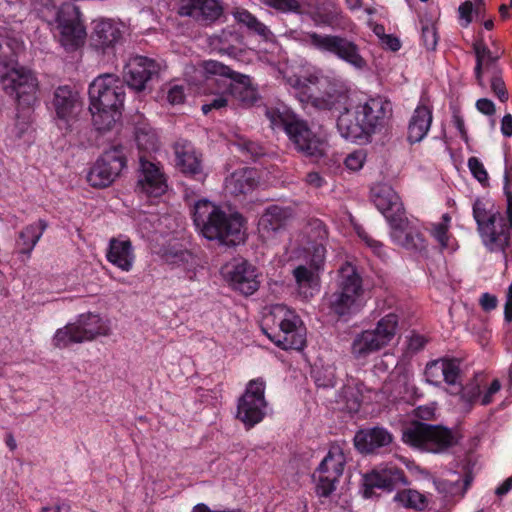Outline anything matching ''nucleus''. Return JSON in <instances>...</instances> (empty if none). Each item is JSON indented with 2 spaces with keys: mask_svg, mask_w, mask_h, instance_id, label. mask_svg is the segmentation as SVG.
Wrapping results in <instances>:
<instances>
[{
  "mask_svg": "<svg viewBox=\"0 0 512 512\" xmlns=\"http://www.w3.org/2000/svg\"><path fill=\"white\" fill-rule=\"evenodd\" d=\"M193 222L203 237L221 245L236 246L244 241L242 216L238 213L227 214L207 199L195 203Z\"/></svg>",
  "mask_w": 512,
  "mask_h": 512,
  "instance_id": "obj_1",
  "label": "nucleus"
},
{
  "mask_svg": "<svg viewBox=\"0 0 512 512\" xmlns=\"http://www.w3.org/2000/svg\"><path fill=\"white\" fill-rule=\"evenodd\" d=\"M125 96L122 81L113 74L98 76L89 86V110L99 131H108L120 117Z\"/></svg>",
  "mask_w": 512,
  "mask_h": 512,
  "instance_id": "obj_2",
  "label": "nucleus"
},
{
  "mask_svg": "<svg viewBox=\"0 0 512 512\" xmlns=\"http://www.w3.org/2000/svg\"><path fill=\"white\" fill-rule=\"evenodd\" d=\"M507 218L501 215L493 201L478 198L473 203V218L483 245L491 252H504L509 244L512 227V193L505 188Z\"/></svg>",
  "mask_w": 512,
  "mask_h": 512,
  "instance_id": "obj_3",
  "label": "nucleus"
},
{
  "mask_svg": "<svg viewBox=\"0 0 512 512\" xmlns=\"http://www.w3.org/2000/svg\"><path fill=\"white\" fill-rule=\"evenodd\" d=\"M273 129H283L295 149L307 157L319 159L328 151L327 141L285 106L266 109Z\"/></svg>",
  "mask_w": 512,
  "mask_h": 512,
  "instance_id": "obj_4",
  "label": "nucleus"
},
{
  "mask_svg": "<svg viewBox=\"0 0 512 512\" xmlns=\"http://www.w3.org/2000/svg\"><path fill=\"white\" fill-rule=\"evenodd\" d=\"M402 440L414 448L431 453H442L457 443L451 430L418 421L404 427Z\"/></svg>",
  "mask_w": 512,
  "mask_h": 512,
  "instance_id": "obj_5",
  "label": "nucleus"
},
{
  "mask_svg": "<svg viewBox=\"0 0 512 512\" xmlns=\"http://www.w3.org/2000/svg\"><path fill=\"white\" fill-rule=\"evenodd\" d=\"M301 41L322 53L336 56L357 70L367 67V62L360 54L358 45L346 37L310 31L302 34Z\"/></svg>",
  "mask_w": 512,
  "mask_h": 512,
  "instance_id": "obj_6",
  "label": "nucleus"
},
{
  "mask_svg": "<svg viewBox=\"0 0 512 512\" xmlns=\"http://www.w3.org/2000/svg\"><path fill=\"white\" fill-rule=\"evenodd\" d=\"M398 323V315L389 313L377 322L374 329L358 333L351 345L353 356L357 359H364L388 346L397 334Z\"/></svg>",
  "mask_w": 512,
  "mask_h": 512,
  "instance_id": "obj_7",
  "label": "nucleus"
},
{
  "mask_svg": "<svg viewBox=\"0 0 512 512\" xmlns=\"http://www.w3.org/2000/svg\"><path fill=\"white\" fill-rule=\"evenodd\" d=\"M110 335V326L106 320L93 313L82 314L74 323L59 328L53 336V345L66 348L72 343L94 340L98 336Z\"/></svg>",
  "mask_w": 512,
  "mask_h": 512,
  "instance_id": "obj_8",
  "label": "nucleus"
},
{
  "mask_svg": "<svg viewBox=\"0 0 512 512\" xmlns=\"http://www.w3.org/2000/svg\"><path fill=\"white\" fill-rule=\"evenodd\" d=\"M286 84L297 91L301 102L311 103L319 109H329L334 101L328 92L327 98L318 97L310 93L311 86H323L328 80L320 71L314 68L301 69L298 72L293 67H285L280 71Z\"/></svg>",
  "mask_w": 512,
  "mask_h": 512,
  "instance_id": "obj_9",
  "label": "nucleus"
},
{
  "mask_svg": "<svg viewBox=\"0 0 512 512\" xmlns=\"http://www.w3.org/2000/svg\"><path fill=\"white\" fill-rule=\"evenodd\" d=\"M201 69L206 75L225 78L223 80L230 101L234 99L243 105H252L256 101V91L251 87L248 76L237 73L216 60L203 61Z\"/></svg>",
  "mask_w": 512,
  "mask_h": 512,
  "instance_id": "obj_10",
  "label": "nucleus"
},
{
  "mask_svg": "<svg viewBox=\"0 0 512 512\" xmlns=\"http://www.w3.org/2000/svg\"><path fill=\"white\" fill-rule=\"evenodd\" d=\"M476 56L474 74L477 84L485 89L486 79L490 82L492 92L501 102L508 100V92L501 77V71L497 64V56H494L483 41H477L473 45Z\"/></svg>",
  "mask_w": 512,
  "mask_h": 512,
  "instance_id": "obj_11",
  "label": "nucleus"
},
{
  "mask_svg": "<svg viewBox=\"0 0 512 512\" xmlns=\"http://www.w3.org/2000/svg\"><path fill=\"white\" fill-rule=\"evenodd\" d=\"M278 331L269 338L284 350H300L305 345V336L300 327V319L284 305H275L271 312Z\"/></svg>",
  "mask_w": 512,
  "mask_h": 512,
  "instance_id": "obj_12",
  "label": "nucleus"
},
{
  "mask_svg": "<svg viewBox=\"0 0 512 512\" xmlns=\"http://www.w3.org/2000/svg\"><path fill=\"white\" fill-rule=\"evenodd\" d=\"M265 389L266 383L263 378L252 379L238 399L236 417L248 428L261 422L266 414Z\"/></svg>",
  "mask_w": 512,
  "mask_h": 512,
  "instance_id": "obj_13",
  "label": "nucleus"
},
{
  "mask_svg": "<svg viewBox=\"0 0 512 512\" xmlns=\"http://www.w3.org/2000/svg\"><path fill=\"white\" fill-rule=\"evenodd\" d=\"M0 85L6 93L19 99L36 92L37 80L30 70L8 59L0 61Z\"/></svg>",
  "mask_w": 512,
  "mask_h": 512,
  "instance_id": "obj_14",
  "label": "nucleus"
},
{
  "mask_svg": "<svg viewBox=\"0 0 512 512\" xmlns=\"http://www.w3.org/2000/svg\"><path fill=\"white\" fill-rule=\"evenodd\" d=\"M126 159L121 147H112L106 150L87 175V181L95 188L109 186L119 176L125 167Z\"/></svg>",
  "mask_w": 512,
  "mask_h": 512,
  "instance_id": "obj_15",
  "label": "nucleus"
},
{
  "mask_svg": "<svg viewBox=\"0 0 512 512\" xmlns=\"http://www.w3.org/2000/svg\"><path fill=\"white\" fill-rule=\"evenodd\" d=\"M345 463L346 457L342 448L339 445H332L315 472L318 480L316 489L320 496L327 497L335 490Z\"/></svg>",
  "mask_w": 512,
  "mask_h": 512,
  "instance_id": "obj_16",
  "label": "nucleus"
},
{
  "mask_svg": "<svg viewBox=\"0 0 512 512\" xmlns=\"http://www.w3.org/2000/svg\"><path fill=\"white\" fill-rule=\"evenodd\" d=\"M57 30L60 43L67 49L81 45L85 39L86 31L80 21L79 11L72 4H65L55 10Z\"/></svg>",
  "mask_w": 512,
  "mask_h": 512,
  "instance_id": "obj_17",
  "label": "nucleus"
},
{
  "mask_svg": "<svg viewBox=\"0 0 512 512\" xmlns=\"http://www.w3.org/2000/svg\"><path fill=\"white\" fill-rule=\"evenodd\" d=\"M222 273L231 287L244 295L253 294L259 287L255 268L245 260L234 259L222 268Z\"/></svg>",
  "mask_w": 512,
  "mask_h": 512,
  "instance_id": "obj_18",
  "label": "nucleus"
},
{
  "mask_svg": "<svg viewBox=\"0 0 512 512\" xmlns=\"http://www.w3.org/2000/svg\"><path fill=\"white\" fill-rule=\"evenodd\" d=\"M82 106L79 93L69 86H60L55 90L53 107L60 127H70L77 120Z\"/></svg>",
  "mask_w": 512,
  "mask_h": 512,
  "instance_id": "obj_19",
  "label": "nucleus"
},
{
  "mask_svg": "<svg viewBox=\"0 0 512 512\" xmlns=\"http://www.w3.org/2000/svg\"><path fill=\"white\" fill-rule=\"evenodd\" d=\"M140 174L138 176L137 188L140 193L147 197H160L168 188L167 179L161 167L145 158L139 157Z\"/></svg>",
  "mask_w": 512,
  "mask_h": 512,
  "instance_id": "obj_20",
  "label": "nucleus"
},
{
  "mask_svg": "<svg viewBox=\"0 0 512 512\" xmlns=\"http://www.w3.org/2000/svg\"><path fill=\"white\" fill-rule=\"evenodd\" d=\"M390 236L392 241L411 251H423L426 248V240L416 224L401 215L390 223Z\"/></svg>",
  "mask_w": 512,
  "mask_h": 512,
  "instance_id": "obj_21",
  "label": "nucleus"
},
{
  "mask_svg": "<svg viewBox=\"0 0 512 512\" xmlns=\"http://www.w3.org/2000/svg\"><path fill=\"white\" fill-rule=\"evenodd\" d=\"M159 64L147 57L135 56L129 59L125 66L124 78L128 86L136 91H142L153 76L159 72Z\"/></svg>",
  "mask_w": 512,
  "mask_h": 512,
  "instance_id": "obj_22",
  "label": "nucleus"
},
{
  "mask_svg": "<svg viewBox=\"0 0 512 512\" xmlns=\"http://www.w3.org/2000/svg\"><path fill=\"white\" fill-rule=\"evenodd\" d=\"M179 13L202 25H212L223 16L224 7L219 0H181Z\"/></svg>",
  "mask_w": 512,
  "mask_h": 512,
  "instance_id": "obj_23",
  "label": "nucleus"
},
{
  "mask_svg": "<svg viewBox=\"0 0 512 512\" xmlns=\"http://www.w3.org/2000/svg\"><path fill=\"white\" fill-rule=\"evenodd\" d=\"M357 108L367 135L375 133L377 129L384 127L392 113L391 103L382 98H371L364 103L358 104Z\"/></svg>",
  "mask_w": 512,
  "mask_h": 512,
  "instance_id": "obj_24",
  "label": "nucleus"
},
{
  "mask_svg": "<svg viewBox=\"0 0 512 512\" xmlns=\"http://www.w3.org/2000/svg\"><path fill=\"white\" fill-rule=\"evenodd\" d=\"M371 199L389 224L405 214V209L399 195L388 184H375L371 188Z\"/></svg>",
  "mask_w": 512,
  "mask_h": 512,
  "instance_id": "obj_25",
  "label": "nucleus"
},
{
  "mask_svg": "<svg viewBox=\"0 0 512 512\" xmlns=\"http://www.w3.org/2000/svg\"><path fill=\"white\" fill-rule=\"evenodd\" d=\"M460 369L455 360L437 359L427 364L425 376L428 383L439 386L445 382L450 386V392L456 393L459 390Z\"/></svg>",
  "mask_w": 512,
  "mask_h": 512,
  "instance_id": "obj_26",
  "label": "nucleus"
},
{
  "mask_svg": "<svg viewBox=\"0 0 512 512\" xmlns=\"http://www.w3.org/2000/svg\"><path fill=\"white\" fill-rule=\"evenodd\" d=\"M124 25L113 19L100 18L93 21L92 45L100 50L113 48L123 37Z\"/></svg>",
  "mask_w": 512,
  "mask_h": 512,
  "instance_id": "obj_27",
  "label": "nucleus"
},
{
  "mask_svg": "<svg viewBox=\"0 0 512 512\" xmlns=\"http://www.w3.org/2000/svg\"><path fill=\"white\" fill-rule=\"evenodd\" d=\"M292 218L293 212L290 208L269 206L259 219L258 231L264 239H272L287 227Z\"/></svg>",
  "mask_w": 512,
  "mask_h": 512,
  "instance_id": "obj_28",
  "label": "nucleus"
},
{
  "mask_svg": "<svg viewBox=\"0 0 512 512\" xmlns=\"http://www.w3.org/2000/svg\"><path fill=\"white\" fill-rule=\"evenodd\" d=\"M403 480V471L394 466L373 470L363 476V496L370 498L374 495L375 488L390 490Z\"/></svg>",
  "mask_w": 512,
  "mask_h": 512,
  "instance_id": "obj_29",
  "label": "nucleus"
},
{
  "mask_svg": "<svg viewBox=\"0 0 512 512\" xmlns=\"http://www.w3.org/2000/svg\"><path fill=\"white\" fill-rule=\"evenodd\" d=\"M176 165L186 175L203 180L205 175L201 159L194 146L188 141H179L174 146Z\"/></svg>",
  "mask_w": 512,
  "mask_h": 512,
  "instance_id": "obj_30",
  "label": "nucleus"
},
{
  "mask_svg": "<svg viewBox=\"0 0 512 512\" xmlns=\"http://www.w3.org/2000/svg\"><path fill=\"white\" fill-rule=\"evenodd\" d=\"M319 269L312 266L299 265L293 269V277L297 295L308 300L314 297L320 289Z\"/></svg>",
  "mask_w": 512,
  "mask_h": 512,
  "instance_id": "obj_31",
  "label": "nucleus"
},
{
  "mask_svg": "<svg viewBox=\"0 0 512 512\" xmlns=\"http://www.w3.org/2000/svg\"><path fill=\"white\" fill-rule=\"evenodd\" d=\"M107 260L124 272H129L135 262V254L129 239L112 238L109 241Z\"/></svg>",
  "mask_w": 512,
  "mask_h": 512,
  "instance_id": "obj_32",
  "label": "nucleus"
},
{
  "mask_svg": "<svg viewBox=\"0 0 512 512\" xmlns=\"http://www.w3.org/2000/svg\"><path fill=\"white\" fill-rule=\"evenodd\" d=\"M257 184L258 175L252 168L238 169L225 179L226 191L235 196L251 193Z\"/></svg>",
  "mask_w": 512,
  "mask_h": 512,
  "instance_id": "obj_33",
  "label": "nucleus"
},
{
  "mask_svg": "<svg viewBox=\"0 0 512 512\" xmlns=\"http://www.w3.org/2000/svg\"><path fill=\"white\" fill-rule=\"evenodd\" d=\"M337 129L343 138L351 141L361 139L367 135L357 105L353 108H345L340 113L337 119Z\"/></svg>",
  "mask_w": 512,
  "mask_h": 512,
  "instance_id": "obj_34",
  "label": "nucleus"
},
{
  "mask_svg": "<svg viewBox=\"0 0 512 512\" xmlns=\"http://www.w3.org/2000/svg\"><path fill=\"white\" fill-rule=\"evenodd\" d=\"M432 109L424 104H419L414 110L408 125L407 139L410 143L422 141L432 124Z\"/></svg>",
  "mask_w": 512,
  "mask_h": 512,
  "instance_id": "obj_35",
  "label": "nucleus"
},
{
  "mask_svg": "<svg viewBox=\"0 0 512 512\" xmlns=\"http://www.w3.org/2000/svg\"><path fill=\"white\" fill-rule=\"evenodd\" d=\"M384 389L395 399L409 397L415 392L413 376L403 368L396 369L390 374Z\"/></svg>",
  "mask_w": 512,
  "mask_h": 512,
  "instance_id": "obj_36",
  "label": "nucleus"
},
{
  "mask_svg": "<svg viewBox=\"0 0 512 512\" xmlns=\"http://www.w3.org/2000/svg\"><path fill=\"white\" fill-rule=\"evenodd\" d=\"M327 301L330 310L334 314L346 318L359 313L366 304L365 300H355L339 290L329 295Z\"/></svg>",
  "mask_w": 512,
  "mask_h": 512,
  "instance_id": "obj_37",
  "label": "nucleus"
},
{
  "mask_svg": "<svg viewBox=\"0 0 512 512\" xmlns=\"http://www.w3.org/2000/svg\"><path fill=\"white\" fill-rule=\"evenodd\" d=\"M392 439V435L386 429L375 427L358 433L355 436V444L360 451L371 453L379 447L389 445Z\"/></svg>",
  "mask_w": 512,
  "mask_h": 512,
  "instance_id": "obj_38",
  "label": "nucleus"
},
{
  "mask_svg": "<svg viewBox=\"0 0 512 512\" xmlns=\"http://www.w3.org/2000/svg\"><path fill=\"white\" fill-rule=\"evenodd\" d=\"M355 300H365L362 279L355 268L347 264L340 269L338 289Z\"/></svg>",
  "mask_w": 512,
  "mask_h": 512,
  "instance_id": "obj_39",
  "label": "nucleus"
},
{
  "mask_svg": "<svg viewBox=\"0 0 512 512\" xmlns=\"http://www.w3.org/2000/svg\"><path fill=\"white\" fill-rule=\"evenodd\" d=\"M47 224L43 220H39L26 226L20 233L16 240L15 249L19 254L25 255L27 258L30 256L37 242L42 237Z\"/></svg>",
  "mask_w": 512,
  "mask_h": 512,
  "instance_id": "obj_40",
  "label": "nucleus"
},
{
  "mask_svg": "<svg viewBox=\"0 0 512 512\" xmlns=\"http://www.w3.org/2000/svg\"><path fill=\"white\" fill-rule=\"evenodd\" d=\"M470 484L469 479L462 480L457 472L449 471L445 477L434 480L437 491L447 498L462 497Z\"/></svg>",
  "mask_w": 512,
  "mask_h": 512,
  "instance_id": "obj_41",
  "label": "nucleus"
},
{
  "mask_svg": "<svg viewBox=\"0 0 512 512\" xmlns=\"http://www.w3.org/2000/svg\"><path fill=\"white\" fill-rule=\"evenodd\" d=\"M318 16L321 24L333 29H349L352 24L341 8L332 2L323 5L318 12Z\"/></svg>",
  "mask_w": 512,
  "mask_h": 512,
  "instance_id": "obj_42",
  "label": "nucleus"
},
{
  "mask_svg": "<svg viewBox=\"0 0 512 512\" xmlns=\"http://www.w3.org/2000/svg\"><path fill=\"white\" fill-rule=\"evenodd\" d=\"M233 17L237 23L245 26L250 31L258 34L264 39H269L272 36L270 29L260 22L253 14L243 8H237L233 11Z\"/></svg>",
  "mask_w": 512,
  "mask_h": 512,
  "instance_id": "obj_43",
  "label": "nucleus"
},
{
  "mask_svg": "<svg viewBox=\"0 0 512 512\" xmlns=\"http://www.w3.org/2000/svg\"><path fill=\"white\" fill-rule=\"evenodd\" d=\"M393 503L397 507L423 510L427 506V498L424 494L418 492L417 490L404 489L394 495Z\"/></svg>",
  "mask_w": 512,
  "mask_h": 512,
  "instance_id": "obj_44",
  "label": "nucleus"
},
{
  "mask_svg": "<svg viewBox=\"0 0 512 512\" xmlns=\"http://www.w3.org/2000/svg\"><path fill=\"white\" fill-rule=\"evenodd\" d=\"M135 141L140 152H154L158 149V136L147 123L139 124L135 129Z\"/></svg>",
  "mask_w": 512,
  "mask_h": 512,
  "instance_id": "obj_45",
  "label": "nucleus"
},
{
  "mask_svg": "<svg viewBox=\"0 0 512 512\" xmlns=\"http://www.w3.org/2000/svg\"><path fill=\"white\" fill-rule=\"evenodd\" d=\"M212 77L213 76H211V75H207V80L210 82L211 85L214 83H217L218 89L215 92H213L215 94V97L210 102L202 105V112L204 114L209 113L213 109H215V110L222 109V108L226 107L230 102V99L228 96V91L225 87L224 80H221L220 82H218L217 80L213 79Z\"/></svg>",
  "mask_w": 512,
  "mask_h": 512,
  "instance_id": "obj_46",
  "label": "nucleus"
},
{
  "mask_svg": "<svg viewBox=\"0 0 512 512\" xmlns=\"http://www.w3.org/2000/svg\"><path fill=\"white\" fill-rule=\"evenodd\" d=\"M450 221L451 217L448 214H444L442 216V221L437 224H434L431 230L433 237L438 241V243L442 247H446L448 245V230Z\"/></svg>",
  "mask_w": 512,
  "mask_h": 512,
  "instance_id": "obj_47",
  "label": "nucleus"
},
{
  "mask_svg": "<svg viewBox=\"0 0 512 512\" xmlns=\"http://www.w3.org/2000/svg\"><path fill=\"white\" fill-rule=\"evenodd\" d=\"M306 250L310 256V266L320 269V266L323 263L326 254L324 241L311 242L310 246L307 247Z\"/></svg>",
  "mask_w": 512,
  "mask_h": 512,
  "instance_id": "obj_48",
  "label": "nucleus"
},
{
  "mask_svg": "<svg viewBox=\"0 0 512 512\" xmlns=\"http://www.w3.org/2000/svg\"><path fill=\"white\" fill-rule=\"evenodd\" d=\"M309 241H325L328 237V232L324 223L319 219H313L308 223L306 231Z\"/></svg>",
  "mask_w": 512,
  "mask_h": 512,
  "instance_id": "obj_49",
  "label": "nucleus"
},
{
  "mask_svg": "<svg viewBox=\"0 0 512 512\" xmlns=\"http://www.w3.org/2000/svg\"><path fill=\"white\" fill-rule=\"evenodd\" d=\"M467 165L475 179H477L483 186L488 185V173L483 163L477 157H470Z\"/></svg>",
  "mask_w": 512,
  "mask_h": 512,
  "instance_id": "obj_50",
  "label": "nucleus"
},
{
  "mask_svg": "<svg viewBox=\"0 0 512 512\" xmlns=\"http://www.w3.org/2000/svg\"><path fill=\"white\" fill-rule=\"evenodd\" d=\"M263 4L270 6L280 12H299L301 5L298 0H260Z\"/></svg>",
  "mask_w": 512,
  "mask_h": 512,
  "instance_id": "obj_51",
  "label": "nucleus"
},
{
  "mask_svg": "<svg viewBox=\"0 0 512 512\" xmlns=\"http://www.w3.org/2000/svg\"><path fill=\"white\" fill-rule=\"evenodd\" d=\"M366 161V152L363 149H358L347 155L345 158V166L351 171L360 170Z\"/></svg>",
  "mask_w": 512,
  "mask_h": 512,
  "instance_id": "obj_52",
  "label": "nucleus"
},
{
  "mask_svg": "<svg viewBox=\"0 0 512 512\" xmlns=\"http://www.w3.org/2000/svg\"><path fill=\"white\" fill-rule=\"evenodd\" d=\"M459 392H462L461 399L465 400L469 404H472L481 398L480 386L477 383L468 384L464 388L460 386L459 390L455 394Z\"/></svg>",
  "mask_w": 512,
  "mask_h": 512,
  "instance_id": "obj_53",
  "label": "nucleus"
},
{
  "mask_svg": "<svg viewBox=\"0 0 512 512\" xmlns=\"http://www.w3.org/2000/svg\"><path fill=\"white\" fill-rule=\"evenodd\" d=\"M422 41L428 50H434L437 45V33L433 24H426L422 26Z\"/></svg>",
  "mask_w": 512,
  "mask_h": 512,
  "instance_id": "obj_54",
  "label": "nucleus"
},
{
  "mask_svg": "<svg viewBox=\"0 0 512 512\" xmlns=\"http://www.w3.org/2000/svg\"><path fill=\"white\" fill-rule=\"evenodd\" d=\"M184 99V88L181 85H173L167 92V100L172 105L181 104Z\"/></svg>",
  "mask_w": 512,
  "mask_h": 512,
  "instance_id": "obj_55",
  "label": "nucleus"
},
{
  "mask_svg": "<svg viewBox=\"0 0 512 512\" xmlns=\"http://www.w3.org/2000/svg\"><path fill=\"white\" fill-rule=\"evenodd\" d=\"M426 343H427L426 337L421 334L412 333L408 337V349L411 352H418L419 350L424 348Z\"/></svg>",
  "mask_w": 512,
  "mask_h": 512,
  "instance_id": "obj_56",
  "label": "nucleus"
},
{
  "mask_svg": "<svg viewBox=\"0 0 512 512\" xmlns=\"http://www.w3.org/2000/svg\"><path fill=\"white\" fill-rule=\"evenodd\" d=\"M358 236L369 246L377 255H382V243L371 238L367 232L362 229L357 231Z\"/></svg>",
  "mask_w": 512,
  "mask_h": 512,
  "instance_id": "obj_57",
  "label": "nucleus"
},
{
  "mask_svg": "<svg viewBox=\"0 0 512 512\" xmlns=\"http://www.w3.org/2000/svg\"><path fill=\"white\" fill-rule=\"evenodd\" d=\"M501 389V384L499 380L495 379L492 381L491 385L487 389V391L484 393L483 396L480 398V403L482 405H488L492 402L493 396L498 393Z\"/></svg>",
  "mask_w": 512,
  "mask_h": 512,
  "instance_id": "obj_58",
  "label": "nucleus"
},
{
  "mask_svg": "<svg viewBox=\"0 0 512 512\" xmlns=\"http://www.w3.org/2000/svg\"><path fill=\"white\" fill-rule=\"evenodd\" d=\"M452 123L458 130L461 138L464 139L465 141H467L468 135H467V131L465 128L464 119L458 110L453 111Z\"/></svg>",
  "mask_w": 512,
  "mask_h": 512,
  "instance_id": "obj_59",
  "label": "nucleus"
},
{
  "mask_svg": "<svg viewBox=\"0 0 512 512\" xmlns=\"http://www.w3.org/2000/svg\"><path fill=\"white\" fill-rule=\"evenodd\" d=\"M476 108L479 112L485 115H493L495 113L494 103L487 98L478 99L476 102Z\"/></svg>",
  "mask_w": 512,
  "mask_h": 512,
  "instance_id": "obj_60",
  "label": "nucleus"
},
{
  "mask_svg": "<svg viewBox=\"0 0 512 512\" xmlns=\"http://www.w3.org/2000/svg\"><path fill=\"white\" fill-rule=\"evenodd\" d=\"M498 300L496 296L489 293H484L480 298L481 307L485 311H491L497 307Z\"/></svg>",
  "mask_w": 512,
  "mask_h": 512,
  "instance_id": "obj_61",
  "label": "nucleus"
},
{
  "mask_svg": "<svg viewBox=\"0 0 512 512\" xmlns=\"http://www.w3.org/2000/svg\"><path fill=\"white\" fill-rule=\"evenodd\" d=\"M306 183L313 188L322 187L326 181L318 172H310L306 175L305 178Z\"/></svg>",
  "mask_w": 512,
  "mask_h": 512,
  "instance_id": "obj_62",
  "label": "nucleus"
},
{
  "mask_svg": "<svg viewBox=\"0 0 512 512\" xmlns=\"http://www.w3.org/2000/svg\"><path fill=\"white\" fill-rule=\"evenodd\" d=\"M27 129L28 122L25 120L18 119L14 127L9 128L8 133L11 135V137L20 138Z\"/></svg>",
  "mask_w": 512,
  "mask_h": 512,
  "instance_id": "obj_63",
  "label": "nucleus"
},
{
  "mask_svg": "<svg viewBox=\"0 0 512 512\" xmlns=\"http://www.w3.org/2000/svg\"><path fill=\"white\" fill-rule=\"evenodd\" d=\"M501 132L505 137L512 136V115L506 114L501 120Z\"/></svg>",
  "mask_w": 512,
  "mask_h": 512,
  "instance_id": "obj_64",
  "label": "nucleus"
}]
</instances>
